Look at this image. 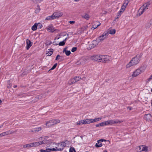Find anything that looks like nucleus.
Wrapping results in <instances>:
<instances>
[{
	"mask_svg": "<svg viewBox=\"0 0 152 152\" xmlns=\"http://www.w3.org/2000/svg\"><path fill=\"white\" fill-rule=\"evenodd\" d=\"M38 26V24L36 23L34 25L32 26L31 27V29L33 31H35L37 30V27Z\"/></svg>",
	"mask_w": 152,
	"mask_h": 152,
	"instance_id": "26",
	"label": "nucleus"
},
{
	"mask_svg": "<svg viewBox=\"0 0 152 152\" xmlns=\"http://www.w3.org/2000/svg\"><path fill=\"white\" fill-rule=\"evenodd\" d=\"M142 53L138 54L136 55L131 61L132 62L133 64L135 65L139 63L140 58L142 56Z\"/></svg>",
	"mask_w": 152,
	"mask_h": 152,
	"instance_id": "3",
	"label": "nucleus"
},
{
	"mask_svg": "<svg viewBox=\"0 0 152 152\" xmlns=\"http://www.w3.org/2000/svg\"><path fill=\"white\" fill-rule=\"evenodd\" d=\"M151 106H152V105H151Z\"/></svg>",
	"mask_w": 152,
	"mask_h": 152,
	"instance_id": "64",
	"label": "nucleus"
},
{
	"mask_svg": "<svg viewBox=\"0 0 152 152\" xmlns=\"http://www.w3.org/2000/svg\"><path fill=\"white\" fill-rule=\"evenodd\" d=\"M102 145V143L101 142H98L95 145V146L96 147H101Z\"/></svg>",
	"mask_w": 152,
	"mask_h": 152,
	"instance_id": "31",
	"label": "nucleus"
},
{
	"mask_svg": "<svg viewBox=\"0 0 152 152\" xmlns=\"http://www.w3.org/2000/svg\"><path fill=\"white\" fill-rule=\"evenodd\" d=\"M91 59L93 61L101 62V55H96L92 56L91 57Z\"/></svg>",
	"mask_w": 152,
	"mask_h": 152,
	"instance_id": "7",
	"label": "nucleus"
},
{
	"mask_svg": "<svg viewBox=\"0 0 152 152\" xmlns=\"http://www.w3.org/2000/svg\"><path fill=\"white\" fill-rule=\"evenodd\" d=\"M103 141H105V140H104L103 139H100L98 141V142L99 141H101V142H103Z\"/></svg>",
	"mask_w": 152,
	"mask_h": 152,
	"instance_id": "54",
	"label": "nucleus"
},
{
	"mask_svg": "<svg viewBox=\"0 0 152 152\" xmlns=\"http://www.w3.org/2000/svg\"><path fill=\"white\" fill-rule=\"evenodd\" d=\"M48 141L47 140H43L42 141H40V143L41 145L44 144H46L48 143Z\"/></svg>",
	"mask_w": 152,
	"mask_h": 152,
	"instance_id": "34",
	"label": "nucleus"
},
{
	"mask_svg": "<svg viewBox=\"0 0 152 152\" xmlns=\"http://www.w3.org/2000/svg\"><path fill=\"white\" fill-rule=\"evenodd\" d=\"M134 65V64H133L132 62L131 61L128 64L126 65V68H129L132 66Z\"/></svg>",
	"mask_w": 152,
	"mask_h": 152,
	"instance_id": "30",
	"label": "nucleus"
},
{
	"mask_svg": "<svg viewBox=\"0 0 152 152\" xmlns=\"http://www.w3.org/2000/svg\"><path fill=\"white\" fill-rule=\"evenodd\" d=\"M40 8L39 6H38L37 7V8L36 9L35 12V13L37 14L40 11Z\"/></svg>",
	"mask_w": 152,
	"mask_h": 152,
	"instance_id": "39",
	"label": "nucleus"
},
{
	"mask_svg": "<svg viewBox=\"0 0 152 152\" xmlns=\"http://www.w3.org/2000/svg\"><path fill=\"white\" fill-rule=\"evenodd\" d=\"M115 30L114 29H112V28H109L108 30V31H105V32L108 33V35L109 34H114L115 33Z\"/></svg>",
	"mask_w": 152,
	"mask_h": 152,
	"instance_id": "14",
	"label": "nucleus"
},
{
	"mask_svg": "<svg viewBox=\"0 0 152 152\" xmlns=\"http://www.w3.org/2000/svg\"><path fill=\"white\" fill-rule=\"evenodd\" d=\"M47 30L49 32H53L55 30L52 25H50L48 26L47 28Z\"/></svg>",
	"mask_w": 152,
	"mask_h": 152,
	"instance_id": "18",
	"label": "nucleus"
},
{
	"mask_svg": "<svg viewBox=\"0 0 152 152\" xmlns=\"http://www.w3.org/2000/svg\"><path fill=\"white\" fill-rule=\"evenodd\" d=\"M142 147V149L141 151H144L145 152H148V147L147 146L142 145L141 146H138L140 150L141 149V147Z\"/></svg>",
	"mask_w": 152,
	"mask_h": 152,
	"instance_id": "16",
	"label": "nucleus"
},
{
	"mask_svg": "<svg viewBox=\"0 0 152 152\" xmlns=\"http://www.w3.org/2000/svg\"><path fill=\"white\" fill-rule=\"evenodd\" d=\"M57 64H55L53 66V67L51 68V70H53L56 68V66H57Z\"/></svg>",
	"mask_w": 152,
	"mask_h": 152,
	"instance_id": "49",
	"label": "nucleus"
},
{
	"mask_svg": "<svg viewBox=\"0 0 152 152\" xmlns=\"http://www.w3.org/2000/svg\"><path fill=\"white\" fill-rule=\"evenodd\" d=\"M7 135V132H3L0 134V136L1 137H3L5 135Z\"/></svg>",
	"mask_w": 152,
	"mask_h": 152,
	"instance_id": "42",
	"label": "nucleus"
},
{
	"mask_svg": "<svg viewBox=\"0 0 152 152\" xmlns=\"http://www.w3.org/2000/svg\"><path fill=\"white\" fill-rule=\"evenodd\" d=\"M128 3H127V2L124 1V3H123V5L125 7H126L128 5Z\"/></svg>",
	"mask_w": 152,
	"mask_h": 152,
	"instance_id": "48",
	"label": "nucleus"
},
{
	"mask_svg": "<svg viewBox=\"0 0 152 152\" xmlns=\"http://www.w3.org/2000/svg\"><path fill=\"white\" fill-rule=\"evenodd\" d=\"M23 148H29L31 147H33L32 144L31 143H30L29 144H27L26 145H23Z\"/></svg>",
	"mask_w": 152,
	"mask_h": 152,
	"instance_id": "22",
	"label": "nucleus"
},
{
	"mask_svg": "<svg viewBox=\"0 0 152 152\" xmlns=\"http://www.w3.org/2000/svg\"><path fill=\"white\" fill-rule=\"evenodd\" d=\"M46 125L48 126H51L54 125L53 121V120H50L49 121H47L46 123Z\"/></svg>",
	"mask_w": 152,
	"mask_h": 152,
	"instance_id": "19",
	"label": "nucleus"
},
{
	"mask_svg": "<svg viewBox=\"0 0 152 152\" xmlns=\"http://www.w3.org/2000/svg\"><path fill=\"white\" fill-rule=\"evenodd\" d=\"M130 0H126L125 1V2H127V3H129V2L130 1Z\"/></svg>",
	"mask_w": 152,
	"mask_h": 152,
	"instance_id": "57",
	"label": "nucleus"
},
{
	"mask_svg": "<svg viewBox=\"0 0 152 152\" xmlns=\"http://www.w3.org/2000/svg\"><path fill=\"white\" fill-rule=\"evenodd\" d=\"M151 25H152V19L150 20V23H148L146 25V27L148 28L150 27V26Z\"/></svg>",
	"mask_w": 152,
	"mask_h": 152,
	"instance_id": "40",
	"label": "nucleus"
},
{
	"mask_svg": "<svg viewBox=\"0 0 152 152\" xmlns=\"http://www.w3.org/2000/svg\"><path fill=\"white\" fill-rule=\"evenodd\" d=\"M88 121L89 122V124H90V123H93L94 122H96V121L95 118H94V119H88Z\"/></svg>",
	"mask_w": 152,
	"mask_h": 152,
	"instance_id": "41",
	"label": "nucleus"
},
{
	"mask_svg": "<svg viewBox=\"0 0 152 152\" xmlns=\"http://www.w3.org/2000/svg\"><path fill=\"white\" fill-rule=\"evenodd\" d=\"M42 128L39 127L37 128H35L33 129V130L31 131L32 132H38L39 131L41 130L42 129Z\"/></svg>",
	"mask_w": 152,
	"mask_h": 152,
	"instance_id": "21",
	"label": "nucleus"
},
{
	"mask_svg": "<svg viewBox=\"0 0 152 152\" xmlns=\"http://www.w3.org/2000/svg\"><path fill=\"white\" fill-rule=\"evenodd\" d=\"M127 109L129 110H131L132 109V108L130 107H127Z\"/></svg>",
	"mask_w": 152,
	"mask_h": 152,
	"instance_id": "52",
	"label": "nucleus"
},
{
	"mask_svg": "<svg viewBox=\"0 0 152 152\" xmlns=\"http://www.w3.org/2000/svg\"><path fill=\"white\" fill-rule=\"evenodd\" d=\"M54 19V18L53 15H52L51 16L47 17L46 18H45V20H53V19Z\"/></svg>",
	"mask_w": 152,
	"mask_h": 152,
	"instance_id": "28",
	"label": "nucleus"
},
{
	"mask_svg": "<svg viewBox=\"0 0 152 152\" xmlns=\"http://www.w3.org/2000/svg\"><path fill=\"white\" fill-rule=\"evenodd\" d=\"M54 19L61 17L63 15V13L60 11L54 12L53 14Z\"/></svg>",
	"mask_w": 152,
	"mask_h": 152,
	"instance_id": "9",
	"label": "nucleus"
},
{
	"mask_svg": "<svg viewBox=\"0 0 152 152\" xmlns=\"http://www.w3.org/2000/svg\"><path fill=\"white\" fill-rule=\"evenodd\" d=\"M54 122V124H57L58 123H59L60 122V120L58 119H53Z\"/></svg>",
	"mask_w": 152,
	"mask_h": 152,
	"instance_id": "33",
	"label": "nucleus"
},
{
	"mask_svg": "<svg viewBox=\"0 0 152 152\" xmlns=\"http://www.w3.org/2000/svg\"><path fill=\"white\" fill-rule=\"evenodd\" d=\"M84 61V62L82 63V64H85V63L86 62V61H87V60L85 58H82L81 60H80V61Z\"/></svg>",
	"mask_w": 152,
	"mask_h": 152,
	"instance_id": "44",
	"label": "nucleus"
},
{
	"mask_svg": "<svg viewBox=\"0 0 152 152\" xmlns=\"http://www.w3.org/2000/svg\"><path fill=\"white\" fill-rule=\"evenodd\" d=\"M108 33L104 32L102 35L96 39L98 43L101 42L107 38L108 36Z\"/></svg>",
	"mask_w": 152,
	"mask_h": 152,
	"instance_id": "4",
	"label": "nucleus"
},
{
	"mask_svg": "<svg viewBox=\"0 0 152 152\" xmlns=\"http://www.w3.org/2000/svg\"><path fill=\"white\" fill-rule=\"evenodd\" d=\"M69 152H76L75 149L72 147H71L69 148Z\"/></svg>",
	"mask_w": 152,
	"mask_h": 152,
	"instance_id": "43",
	"label": "nucleus"
},
{
	"mask_svg": "<svg viewBox=\"0 0 152 152\" xmlns=\"http://www.w3.org/2000/svg\"><path fill=\"white\" fill-rule=\"evenodd\" d=\"M38 24L39 25H38V28H41V27L42 26V24H41L40 23H38Z\"/></svg>",
	"mask_w": 152,
	"mask_h": 152,
	"instance_id": "51",
	"label": "nucleus"
},
{
	"mask_svg": "<svg viewBox=\"0 0 152 152\" xmlns=\"http://www.w3.org/2000/svg\"><path fill=\"white\" fill-rule=\"evenodd\" d=\"M144 118L146 121H150L152 119V115L150 114H148L145 115Z\"/></svg>",
	"mask_w": 152,
	"mask_h": 152,
	"instance_id": "12",
	"label": "nucleus"
},
{
	"mask_svg": "<svg viewBox=\"0 0 152 152\" xmlns=\"http://www.w3.org/2000/svg\"><path fill=\"white\" fill-rule=\"evenodd\" d=\"M39 2H40L41 1H42L43 0H37Z\"/></svg>",
	"mask_w": 152,
	"mask_h": 152,
	"instance_id": "60",
	"label": "nucleus"
},
{
	"mask_svg": "<svg viewBox=\"0 0 152 152\" xmlns=\"http://www.w3.org/2000/svg\"><path fill=\"white\" fill-rule=\"evenodd\" d=\"M151 91L152 92V88H151Z\"/></svg>",
	"mask_w": 152,
	"mask_h": 152,
	"instance_id": "63",
	"label": "nucleus"
},
{
	"mask_svg": "<svg viewBox=\"0 0 152 152\" xmlns=\"http://www.w3.org/2000/svg\"><path fill=\"white\" fill-rule=\"evenodd\" d=\"M7 132V135L10 134H13L14 133L16 132H17L16 130L14 131V130H8Z\"/></svg>",
	"mask_w": 152,
	"mask_h": 152,
	"instance_id": "27",
	"label": "nucleus"
},
{
	"mask_svg": "<svg viewBox=\"0 0 152 152\" xmlns=\"http://www.w3.org/2000/svg\"><path fill=\"white\" fill-rule=\"evenodd\" d=\"M82 17L86 20H88L90 18V16L87 14H85L82 16Z\"/></svg>",
	"mask_w": 152,
	"mask_h": 152,
	"instance_id": "23",
	"label": "nucleus"
},
{
	"mask_svg": "<svg viewBox=\"0 0 152 152\" xmlns=\"http://www.w3.org/2000/svg\"><path fill=\"white\" fill-rule=\"evenodd\" d=\"M110 59V57L107 55H101V62H106L109 61Z\"/></svg>",
	"mask_w": 152,
	"mask_h": 152,
	"instance_id": "8",
	"label": "nucleus"
},
{
	"mask_svg": "<svg viewBox=\"0 0 152 152\" xmlns=\"http://www.w3.org/2000/svg\"><path fill=\"white\" fill-rule=\"evenodd\" d=\"M124 12L123 11H122V10H121L118 12L117 13V18H119L121 14Z\"/></svg>",
	"mask_w": 152,
	"mask_h": 152,
	"instance_id": "37",
	"label": "nucleus"
},
{
	"mask_svg": "<svg viewBox=\"0 0 152 152\" xmlns=\"http://www.w3.org/2000/svg\"><path fill=\"white\" fill-rule=\"evenodd\" d=\"M106 121L107 125H112L118 123L120 124L123 122L122 121H119V120H111Z\"/></svg>",
	"mask_w": 152,
	"mask_h": 152,
	"instance_id": "6",
	"label": "nucleus"
},
{
	"mask_svg": "<svg viewBox=\"0 0 152 152\" xmlns=\"http://www.w3.org/2000/svg\"><path fill=\"white\" fill-rule=\"evenodd\" d=\"M17 86L16 85H15L14 86H13V87L14 88H15L17 87Z\"/></svg>",
	"mask_w": 152,
	"mask_h": 152,
	"instance_id": "59",
	"label": "nucleus"
},
{
	"mask_svg": "<svg viewBox=\"0 0 152 152\" xmlns=\"http://www.w3.org/2000/svg\"><path fill=\"white\" fill-rule=\"evenodd\" d=\"M144 70H142V68L138 69L134 71L132 76L133 77H135L139 75L141 73L144 72Z\"/></svg>",
	"mask_w": 152,
	"mask_h": 152,
	"instance_id": "5",
	"label": "nucleus"
},
{
	"mask_svg": "<svg viewBox=\"0 0 152 152\" xmlns=\"http://www.w3.org/2000/svg\"><path fill=\"white\" fill-rule=\"evenodd\" d=\"M151 80H152V74L149 77L147 80V82L149 83Z\"/></svg>",
	"mask_w": 152,
	"mask_h": 152,
	"instance_id": "45",
	"label": "nucleus"
},
{
	"mask_svg": "<svg viewBox=\"0 0 152 152\" xmlns=\"http://www.w3.org/2000/svg\"><path fill=\"white\" fill-rule=\"evenodd\" d=\"M67 48H64L63 50V52H65V53L66 55L67 56H69L71 54V52L69 50H66V49Z\"/></svg>",
	"mask_w": 152,
	"mask_h": 152,
	"instance_id": "20",
	"label": "nucleus"
},
{
	"mask_svg": "<svg viewBox=\"0 0 152 152\" xmlns=\"http://www.w3.org/2000/svg\"><path fill=\"white\" fill-rule=\"evenodd\" d=\"M12 86L11 83L9 80L7 81V87L8 88H10Z\"/></svg>",
	"mask_w": 152,
	"mask_h": 152,
	"instance_id": "36",
	"label": "nucleus"
},
{
	"mask_svg": "<svg viewBox=\"0 0 152 152\" xmlns=\"http://www.w3.org/2000/svg\"><path fill=\"white\" fill-rule=\"evenodd\" d=\"M63 57L60 56L59 55H58L57 56L56 60H59L60 61H61L63 60Z\"/></svg>",
	"mask_w": 152,
	"mask_h": 152,
	"instance_id": "25",
	"label": "nucleus"
},
{
	"mask_svg": "<svg viewBox=\"0 0 152 152\" xmlns=\"http://www.w3.org/2000/svg\"><path fill=\"white\" fill-rule=\"evenodd\" d=\"M95 119L96 121V122L97 121H99L101 120L102 119L101 118H95Z\"/></svg>",
	"mask_w": 152,
	"mask_h": 152,
	"instance_id": "50",
	"label": "nucleus"
},
{
	"mask_svg": "<svg viewBox=\"0 0 152 152\" xmlns=\"http://www.w3.org/2000/svg\"><path fill=\"white\" fill-rule=\"evenodd\" d=\"M33 147H36L37 146L41 145L40 143V141L37 142H35L33 143H31Z\"/></svg>",
	"mask_w": 152,
	"mask_h": 152,
	"instance_id": "24",
	"label": "nucleus"
},
{
	"mask_svg": "<svg viewBox=\"0 0 152 152\" xmlns=\"http://www.w3.org/2000/svg\"><path fill=\"white\" fill-rule=\"evenodd\" d=\"M98 43L96 39L93 41L92 43L89 45L88 48L91 49L92 48H94L98 45Z\"/></svg>",
	"mask_w": 152,
	"mask_h": 152,
	"instance_id": "10",
	"label": "nucleus"
},
{
	"mask_svg": "<svg viewBox=\"0 0 152 152\" xmlns=\"http://www.w3.org/2000/svg\"><path fill=\"white\" fill-rule=\"evenodd\" d=\"M126 8V7H125L124 6H123V5H122L121 6L120 10H122V11H123L124 12V11L125 10Z\"/></svg>",
	"mask_w": 152,
	"mask_h": 152,
	"instance_id": "47",
	"label": "nucleus"
},
{
	"mask_svg": "<svg viewBox=\"0 0 152 152\" xmlns=\"http://www.w3.org/2000/svg\"><path fill=\"white\" fill-rule=\"evenodd\" d=\"M79 77H76L70 80V82H71V83H69L70 84L74 83L77 81H79Z\"/></svg>",
	"mask_w": 152,
	"mask_h": 152,
	"instance_id": "15",
	"label": "nucleus"
},
{
	"mask_svg": "<svg viewBox=\"0 0 152 152\" xmlns=\"http://www.w3.org/2000/svg\"><path fill=\"white\" fill-rule=\"evenodd\" d=\"M101 126H104L107 125V121H104L100 123Z\"/></svg>",
	"mask_w": 152,
	"mask_h": 152,
	"instance_id": "35",
	"label": "nucleus"
},
{
	"mask_svg": "<svg viewBox=\"0 0 152 152\" xmlns=\"http://www.w3.org/2000/svg\"><path fill=\"white\" fill-rule=\"evenodd\" d=\"M96 127H99V126H100V123H99V124H96Z\"/></svg>",
	"mask_w": 152,
	"mask_h": 152,
	"instance_id": "55",
	"label": "nucleus"
},
{
	"mask_svg": "<svg viewBox=\"0 0 152 152\" xmlns=\"http://www.w3.org/2000/svg\"><path fill=\"white\" fill-rule=\"evenodd\" d=\"M74 1H76V2H77V1H79V0H74Z\"/></svg>",
	"mask_w": 152,
	"mask_h": 152,
	"instance_id": "58",
	"label": "nucleus"
},
{
	"mask_svg": "<svg viewBox=\"0 0 152 152\" xmlns=\"http://www.w3.org/2000/svg\"><path fill=\"white\" fill-rule=\"evenodd\" d=\"M150 4L149 3H147L144 4L143 6H141L139 9L138 11V14L140 15L143 14V12L147 9H148Z\"/></svg>",
	"mask_w": 152,
	"mask_h": 152,
	"instance_id": "2",
	"label": "nucleus"
},
{
	"mask_svg": "<svg viewBox=\"0 0 152 152\" xmlns=\"http://www.w3.org/2000/svg\"><path fill=\"white\" fill-rule=\"evenodd\" d=\"M50 151H52L51 150V148H48L46 149L45 150H44L43 149H41L40 150V152H50Z\"/></svg>",
	"mask_w": 152,
	"mask_h": 152,
	"instance_id": "29",
	"label": "nucleus"
},
{
	"mask_svg": "<svg viewBox=\"0 0 152 152\" xmlns=\"http://www.w3.org/2000/svg\"><path fill=\"white\" fill-rule=\"evenodd\" d=\"M52 49H50L48 51V53H47L48 56H51L53 53Z\"/></svg>",
	"mask_w": 152,
	"mask_h": 152,
	"instance_id": "38",
	"label": "nucleus"
},
{
	"mask_svg": "<svg viewBox=\"0 0 152 152\" xmlns=\"http://www.w3.org/2000/svg\"><path fill=\"white\" fill-rule=\"evenodd\" d=\"M69 23L71 24H73L75 23V21H69Z\"/></svg>",
	"mask_w": 152,
	"mask_h": 152,
	"instance_id": "53",
	"label": "nucleus"
},
{
	"mask_svg": "<svg viewBox=\"0 0 152 152\" xmlns=\"http://www.w3.org/2000/svg\"><path fill=\"white\" fill-rule=\"evenodd\" d=\"M26 49L27 50H28L30 47L32 46L33 43L31 41L27 39L26 40Z\"/></svg>",
	"mask_w": 152,
	"mask_h": 152,
	"instance_id": "13",
	"label": "nucleus"
},
{
	"mask_svg": "<svg viewBox=\"0 0 152 152\" xmlns=\"http://www.w3.org/2000/svg\"><path fill=\"white\" fill-rule=\"evenodd\" d=\"M88 121V119H84L81 120L80 121H78L77 122V125H81L84 124H89V122Z\"/></svg>",
	"mask_w": 152,
	"mask_h": 152,
	"instance_id": "11",
	"label": "nucleus"
},
{
	"mask_svg": "<svg viewBox=\"0 0 152 152\" xmlns=\"http://www.w3.org/2000/svg\"><path fill=\"white\" fill-rule=\"evenodd\" d=\"M104 152H107L106 150H104Z\"/></svg>",
	"mask_w": 152,
	"mask_h": 152,
	"instance_id": "61",
	"label": "nucleus"
},
{
	"mask_svg": "<svg viewBox=\"0 0 152 152\" xmlns=\"http://www.w3.org/2000/svg\"><path fill=\"white\" fill-rule=\"evenodd\" d=\"M2 102V101L0 100V104L1 103V102Z\"/></svg>",
	"mask_w": 152,
	"mask_h": 152,
	"instance_id": "62",
	"label": "nucleus"
},
{
	"mask_svg": "<svg viewBox=\"0 0 152 152\" xmlns=\"http://www.w3.org/2000/svg\"><path fill=\"white\" fill-rule=\"evenodd\" d=\"M66 38L63 41L60 42L58 45L59 46H63L65 44V42L66 41Z\"/></svg>",
	"mask_w": 152,
	"mask_h": 152,
	"instance_id": "32",
	"label": "nucleus"
},
{
	"mask_svg": "<svg viewBox=\"0 0 152 152\" xmlns=\"http://www.w3.org/2000/svg\"><path fill=\"white\" fill-rule=\"evenodd\" d=\"M77 49V48L76 47H73L71 50V51L72 52H74Z\"/></svg>",
	"mask_w": 152,
	"mask_h": 152,
	"instance_id": "46",
	"label": "nucleus"
},
{
	"mask_svg": "<svg viewBox=\"0 0 152 152\" xmlns=\"http://www.w3.org/2000/svg\"><path fill=\"white\" fill-rule=\"evenodd\" d=\"M101 24L100 23L98 22H95L94 24L92 26V28L93 29H94L95 28H96L98 27Z\"/></svg>",
	"mask_w": 152,
	"mask_h": 152,
	"instance_id": "17",
	"label": "nucleus"
},
{
	"mask_svg": "<svg viewBox=\"0 0 152 152\" xmlns=\"http://www.w3.org/2000/svg\"><path fill=\"white\" fill-rule=\"evenodd\" d=\"M69 142L67 140H66L65 142H61L58 143L57 144H55L56 148H51L52 151H61L63 150L64 147H66V144L67 143H69Z\"/></svg>",
	"mask_w": 152,
	"mask_h": 152,
	"instance_id": "1",
	"label": "nucleus"
},
{
	"mask_svg": "<svg viewBox=\"0 0 152 152\" xmlns=\"http://www.w3.org/2000/svg\"><path fill=\"white\" fill-rule=\"evenodd\" d=\"M4 124V123H3V124H1L0 125V128H1V127H2L3 126Z\"/></svg>",
	"mask_w": 152,
	"mask_h": 152,
	"instance_id": "56",
	"label": "nucleus"
}]
</instances>
